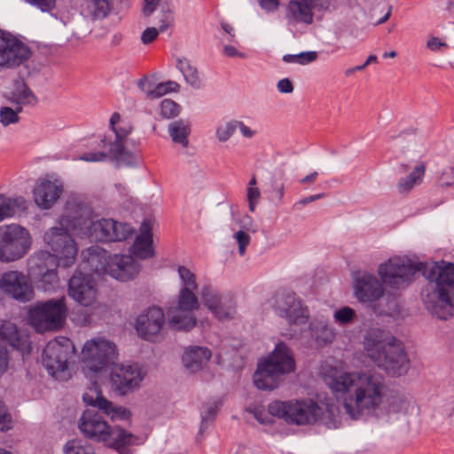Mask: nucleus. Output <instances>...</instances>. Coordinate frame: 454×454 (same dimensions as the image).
<instances>
[{"label":"nucleus","instance_id":"obj_41","mask_svg":"<svg viewBox=\"0 0 454 454\" xmlns=\"http://www.w3.org/2000/svg\"><path fill=\"white\" fill-rule=\"evenodd\" d=\"M216 309L220 312H223L220 315L217 313H213L214 316L219 320L231 319L233 318L236 313V303L231 295H223V299L221 302L216 304Z\"/></svg>","mask_w":454,"mask_h":454},{"label":"nucleus","instance_id":"obj_31","mask_svg":"<svg viewBox=\"0 0 454 454\" xmlns=\"http://www.w3.org/2000/svg\"><path fill=\"white\" fill-rule=\"evenodd\" d=\"M60 261L51 255L49 251H39L28 260V269L31 275H42L47 270L57 269Z\"/></svg>","mask_w":454,"mask_h":454},{"label":"nucleus","instance_id":"obj_56","mask_svg":"<svg viewBox=\"0 0 454 454\" xmlns=\"http://www.w3.org/2000/svg\"><path fill=\"white\" fill-rule=\"evenodd\" d=\"M107 158V154L106 153L98 152V153H86L82 154L79 159L84 161H104Z\"/></svg>","mask_w":454,"mask_h":454},{"label":"nucleus","instance_id":"obj_40","mask_svg":"<svg viewBox=\"0 0 454 454\" xmlns=\"http://www.w3.org/2000/svg\"><path fill=\"white\" fill-rule=\"evenodd\" d=\"M10 100L12 103H15L17 106L35 105L37 102L35 96L24 83L19 85L18 89L12 93Z\"/></svg>","mask_w":454,"mask_h":454},{"label":"nucleus","instance_id":"obj_15","mask_svg":"<svg viewBox=\"0 0 454 454\" xmlns=\"http://www.w3.org/2000/svg\"><path fill=\"white\" fill-rule=\"evenodd\" d=\"M276 312L287 320L289 325H305L309 320V311L294 293H278L275 297Z\"/></svg>","mask_w":454,"mask_h":454},{"label":"nucleus","instance_id":"obj_55","mask_svg":"<svg viewBox=\"0 0 454 454\" xmlns=\"http://www.w3.org/2000/svg\"><path fill=\"white\" fill-rule=\"evenodd\" d=\"M159 27H147L141 35V41L144 44H149L153 42L159 35Z\"/></svg>","mask_w":454,"mask_h":454},{"label":"nucleus","instance_id":"obj_58","mask_svg":"<svg viewBox=\"0 0 454 454\" xmlns=\"http://www.w3.org/2000/svg\"><path fill=\"white\" fill-rule=\"evenodd\" d=\"M9 365V354L4 346L0 344V377L7 371Z\"/></svg>","mask_w":454,"mask_h":454},{"label":"nucleus","instance_id":"obj_35","mask_svg":"<svg viewBox=\"0 0 454 454\" xmlns=\"http://www.w3.org/2000/svg\"><path fill=\"white\" fill-rule=\"evenodd\" d=\"M129 131L115 130V140L110 144V153L119 161L129 162L131 154L124 148V139Z\"/></svg>","mask_w":454,"mask_h":454},{"label":"nucleus","instance_id":"obj_44","mask_svg":"<svg viewBox=\"0 0 454 454\" xmlns=\"http://www.w3.org/2000/svg\"><path fill=\"white\" fill-rule=\"evenodd\" d=\"M177 272L183 283L182 288H187L190 291L197 290L198 285L193 272L184 266H178Z\"/></svg>","mask_w":454,"mask_h":454},{"label":"nucleus","instance_id":"obj_24","mask_svg":"<svg viewBox=\"0 0 454 454\" xmlns=\"http://www.w3.org/2000/svg\"><path fill=\"white\" fill-rule=\"evenodd\" d=\"M95 392V397L89 393L83 395V401L87 404L98 408L106 415L110 416L112 419H129L130 418L131 412L128 409L121 406H114L112 402L108 401L101 394L97 391Z\"/></svg>","mask_w":454,"mask_h":454},{"label":"nucleus","instance_id":"obj_62","mask_svg":"<svg viewBox=\"0 0 454 454\" xmlns=\"http://www.w3.org/2000/svg\"><path fill=\"white\" fill-rule=\"evenodd\" d=\"M236 128L239 129L240 133L247 138L253 137L256 131L247 126L244 122L236 121Z\"/></svg>","mask_w":454,"mask_h":454},{"label":"nucleus","instance_id":"obj_37","mask_svg":"<svg viewBox=\"0 0 454 454\" xmlns=\"http://www.w3.org/2000/svg\"><path fill=\"white\" fill-rule=\"evenodd\" d=\"M201 299L205 304V306L212 312L223 315V312H220L216 309V304L221 302L223 299L224 294H220L215 287L211 285H205L202 286L200 291Z\"/></svg>","mask_w":454,"mask_h":454},{"label":"nucleus","instance_id":"obj_12","mask_svg":"<svg viewBox=\"0 0 454 454\" xmlns=\"http://www.w3.org/2000/svg\"><path fill=\"white\" fill-rule=\"evenodd\" d=\"M199 307V300L193 291L181 288L176 302L167 311L169 326L174 330L189 331L196 325L194 311Z\"/></svg>","mask_w":454,"mask_h":454},{"label":"nucleus","instance_id":"obj_49","mask_svg":"<svg viewBox=\"0 0 454 454\" xmlns=\"http://www.w3.org/2000/svg\"><path fill=\"white\" fill-rule=\"evenodd\" d=\"M236 129V121L221 124L216 129V137L220 142H226L234 134Z\"/></svg>","mask_w":454,"mask_h":454},{"label":"nucleus","instance_id":"obj_16","mask_svg":"<svg viewBox=\"0 0 454 454\" xmlns=\"http://www.w3.org/2000/svg\"><path fill=\"white\" fill-rule=\"evenodd\" d=\"M0 286L3 294L21 302L29 301L34 296L27 276L19 270L4 272L0 278Z\"/></svg>","mask_w":454,"mask_h":454},{"label":"nucleus","instance_id":"obj_20","mask_svg":"<svg viewBox=\"0 0 454 454\" xmlns=\"http://www.w3.org/2000/svg\"><path fill=\"white\" fill-rule=\"evenodd\" d=\"M30 50L22 43L0 35V67L20 66L27 60Z\"/></svg>","mask_w":454,"mask_h":454},{"label":"nucleus","instance_id":"obj_39","mask_svg":"<svg viewBox=\"0 0 454 454\" xmlns=\"http://www.w3.org/2000/svg\"><path fill=\"white\" fill-rule=\"evenodd\" d=\"M176 67L182 72L185 81L189 84L196 89L200 87V80L197 68L193 67L188 59H178Z\"/></svg>","mask_w":454,"mask_h":454},{"label":"nucleus","instance_id":"obj_3","mask_svg":"<svg viewBox=\"0 0 454 454\" xmlns=\"http://www.w3.org/2000/svg\"><path fill=\"white\" fill-rule=\"evenodd\" d=\"M61 223L71 227L76 235L100 242L122 241L134 231L129 224L111 218L93 220L91 208L75 200L67 201Z\"/></svg>","mask_w":454,"mask_h":454},{"label":"nucleus","instance_id":"obj_10","mask_svg":"<svg viewBox=\"0 0 454 454\" xmlns=\"http://www.w3.org/2000/svg\"><path fill=\"white\" fill-rule=\"evenodd\" d=\"M67 308L65 298L50 300L35 306L28 312L31 325L38 333L60 329L66 320Z\"/></svg>","mask_w":454,"mask_h":454},{"label":"nucleus","instance_id":"obj_34","mask_svg":"<svg viewBox=\"0 0 454 454\" xmlns=\"http://www.w3.org/2000/svg\"><path fill=\"white\" fill-rule=\"evenodd\" d=\"M168 129L174 143L180 145L183 148L188 147L189 136L191 133V127L188 121H174L168 124Z\"/></svg>","mask_w":454,"mask_h":454},{"label":"nucleus","instance_id":"obj_5","mask_svg":"<svg viewBox=\"0 0 454 454\" xmlns=\"http://www.w3.org/2000/svg\"><path fill=\"white\" fill-rule=\"evenodd\" d=\"M79 428L85 437L103 442L120 454H128V447L134 444L137 437L119 427H110L98 411L87 409L79 419Z\"/></svg>","mask_w":454,"mask_h":454},{"label":"nucleus","instance_id":"obj_43","mask_svg":"<svg viewBox=\"0 0 454 454\" xmlns=\"http://www.w3.org/2000/svg\"><path fill=\"white\" fill-rule=\"evenodd\" d=\"M65 454H95L93 448L82 440H71L65 445Z\"/></svg>","mask_w":454,"mask_h":454},{"label":"nucleus","instance_id":"obj_25","mask_svg":"<svg viewBox=\"0 0 454 454\" xmlns=\"http://www.w3.org/2000/svg\"><path fill=\"white\" fill-rule=\"evenodd\" d=\"M160 0H145L144 7L142 10L145 17H150L157 6L160 5V10L156 15L157 21L155 22L159 30L165 31L174 22V13L172 6L168 3L159 4Z\"/></svg>","mask_w":454,"mask_h":454},{"label":"nucleus","instance_id":"obj_51","mask_svg":"<svg viewBox=\"0 0 454 454\" xmlns=\"http://www.w3.org/2000/svg\"><path fill=\"white\" fill-rule=\"evenodd\" d=\"M261 197V192L257 187H247V198L248 201L249 210L254 212Z\"/></svg>","mask_w":454,"mask_h":454},{"label":"nucleus","instance_id":"obj_28","mask_svg":"<svg viewBox=\"0 0 454 454\" xmlns=\"http://www.w3.org/2000/svg\"><path fill=\"white\" fill-rule=\"evenodd\" d=\"M210 356L211 351L207 348L194 346L186 348L182 361L187 370L195 372L203 368Z\"/></svg>","mask_w":454,"mask_h":454},{"label":"nucleus","instance_id":"obj_9","mask_svg":"<svg viewBox=\"0 0 454 454\" xmlns=\"http://www.w3.org/2000/svg\"><path fill=\"white\" fill-rule=\"evenodd\" d=\"M73 351V344L67 338L52 340L43 348V364L55 380L66 381L71 377L67 361Z\"/></svg>","mask_w":454,"mask_h":454},{"label":"nucleus","instance_id":"obj_48","mask_svg":"<svg viewBox=\"0 0 454 454\" xmlns=\"http://www.w3.org/2000/svg\"><path fill=\"white\" fill-rule=\"evenodd\" d=\"M356 312L350 307L345 306L336 310L333 314L335 322L340 325H348L354 321Z\"/></svg>","mask_w":454,"mask_h":454},{"label":"nucleus","instance_id":"obj_11","mask_svg":"<svg viewBox=\"0 0 454 454\" xmlns=\"http://www.w3.org/2000/svg\"><path fill=\"white\" fill-rule=\"evenodd\" d=\"M59 226H54L48 229L43 235V242L51 251V255L60 261L61 266L68 267L74 264L78 248L74 239L68 231L74 232L71 227L61 223V218L59 221Z\"/></svg>","mask_w":454,"mask_h":454},{"label":"nucleus","instance_id":"obj_38","mask_svg":"<svg viewBox=\"0 0 454 454\" xmlns=\"http://www.w3.org/2000/svg\"><path fill=\"white\" fill-rule=\"evenodd\" d=\"M311 334L319 344L330 343L334 339V331L324 321H316L310 324Z\"/></svg>","mask_w":454,"mask_h":454},{"label":"nucleus","instance_id":"obj_22","mask_svg":"<svg viewBox=\"0 0 454 454\" xmlns=\"http://www.w3.org/2000/svg\"><path fill=\"white\" fill-rule=\"evenodd\" d=\"M62 192L63 186L58 180L43 179L34 189V200L39 207L48 209L59 199Z\"/></svg>","mask_w":454,"mask_h":454},{"label":"nucleus","instance_id":"obj_17","mask_svg":"<svg viewBox=\"0 0 454 454\" xmlns=\"http://www.w3.org/2000/svg\"><path fill=\"white\" fill-rule=\"evenodd\" d=\"M164 323L163 310L158 307H152L137 317L136 330L142 339L154 341L160 336Z\"/></svg>","mask_w":454,"mask_h":454},{"label":"nucleus","instance_id":"obj_33","mask_svg":"<svg viewBox=\"0 0 454 454\" xmlns=\"http://www.w3.org/2000/svg\"><path fill=\"white\" fill-rule=\"evenodd\" d=\"M26 208V200L22 197L12 198L0 194V222L13 217Z\"/></svg>","mask_w":454,"mask_h":454},{"label":"nucleus","instance_id":"obj_57","mask_svg":"<svg viewBox=\"0 0 454 454\" xmlns=\"http://www.w3.org/2000/svg\"><path fill=\"white\" fill-rule=\"evenodd\" d=\"M43 12L51 11L55 7L56 0H27Z\"/></svg>","mask_w":454,"mask_h":454},{"label":"nucleus","instance_id":"obj_63","mask_svg":"<svg viewBox=\"0 0 454 454\" xmlns=\"http://www.w3.org/2000/svg\"><path fill=\"white\" fill-rule=\"evenodd\" d=\"M427 48L432 51H439L442 47H447V44L441 42L438 37H432L427 43Z\"/></svg>","mask_w":454,"mask_h":454},{"label":"nucleus","instance_id":"obj_23","mask_svg":"<svg viewBox=\"0 0 454 454\" xmlns=\"http://www.w3.org/2000/svg\"><path fill=\"white\" fill-rule=\"evenodd\" d=\"M313 7V0H290L286 15L288 24H312Z\"/></svg>","mask_w":454,"mask_h":454},{"label":"nucleus","instance_id":"obj_19","mask_svg":"<svg viewBox=\"0 0 454 454\" xmlns=\"http://www.w3.org/2000/svg\"><path fill=\"white\" fill-rule=\"evenodd\" d=\"M68 294L82 306H90L97 298V288L90 276L76 271L69 280Z\"/></svg>","mask_w":454,"mask_h":454},{"label":"nucleus","instance_id":"obj_21","mask_svg":"<svg viewBox=\"0 0 454 454\" xmlns=\"http://www.w3.org/2000/svg\"><path fill=\"white\" fill-rule=\"evenodd\" d=\"M139 270V263L131 255L114 254L109 261L108 274L122 282L133 279Z\"/></svg>","mask_w":454,"mask_h":454},{"label":"nucleus","instance_id":"obj_50","mask_svg":"<svg viewBox=\"0 0 454 454\" xmlns=\"http://www.w3.org/2000/svg\"><path fill=\"white\" fill-rule=\"evenodd\" d=\"M219 403H208L203 406V410L201 411V424L204 425L207 421H211L214 419L218 409H219Z\"/></svg>","mask_w":454,"mask_h":454},{"label":"nucleus","instance_id":"obj_47","mask_svg":"<svg viewBox=\"0 0 454 454\" xmlns=\"http://www.w3.org/2000/svg\"><path fill=\"white\" fill-rule=\"evenodd\" d=\"M180 109V106L171 99H164L160 103V114L166 119L176 117Z\"/></svg>","mask_w":454,"mask_h":454},{"label":"nucleus","instance_id":"obj_6","mask_svg":"<svg viewBox=\"0 0 454 454\" xmlns=\"http://www.w3.org/2000/svg\"><path fill=\"white\" fill-rule=\"evenodd\" d=\"M294 370L295 360L292 350L285 343L279 342L269 356L258 364L254 383L258 389L272 390L280 385L286 374Z\"/></svg>","mask_w":454,"mask_h":454},{"label":"nucleus","instance_id":"obj_36","mask_svg":"<svg viewBox=\"0 0 454 454\" xmlns=\"http://www.w3.org/2000/svg\"><path fill=\"white\" fill-rule=\"evenodd\" d=\"M201 299L205 304V306L212 312L223 315V312H220L216 309V304L221 302L223 299L224 294H220L215 287L211 285H205L202 286L200 291Z\"/></svg>","mask_w":454,"mask_h":454},{"label":"nucleus","instance_id":"obj_8","mask_svg":"<svg viewBox=\"0 0 454 454\" xmlns=\"http://www.w3.org/2000/svg\"><path fill=\"white\" fill-rule=\"evenodd\" d=\"M32 237L25 227L12 223L0 226V262L11 263L25 257L32 247Z\"/></svg>","mask_w":454,"mask_h":454},{"label":"nucleus","instance_id":"obj_14","mask_svg":"<svg viewBox=\"0 0 454 454\" xmlns=\"http://www.w3.org/2000/svg\"><path fill=\"white\" fill-rule=\"evenodd\" d=\"M145 373L137 364H115L110 374L111 386L118 395H127L141 387Z\"/></svg>","mask_w":454,"mask_h":454},{"label":"nucleus","instance_id":"obj_64","mask_svg":"<svg viewBox=\"0 0 454 454\" xmlns=\"http://www.w3.org/2000/svg\"><path fill=\"white\" fill-rule=\"evenodd\" d=\"M223 53L224 55L228 57H240L244 58L245 55L243 53H240L238 51V50L234 46L226 45L223 48Z\"/></svg>","mask_w":454,"mask_h":454},{"label":"nucleus","instance_id":"obj_60","mask_svg":"<svg viewBox=\"0 0 454 454\" xmlns=\"http://www.w3.org/2000/svg\"><path fill=\"white\" fill-rule=\"evenodd\" d=\"M258 3L260 7L268 12L277 11L279 6V0H258Z\"/></svg>","mask_w":454,"mask_h":454},{"label":"nucleus","instance_id":"obj_27","mask_svg":"<svg viewBox=\"0 0 454 454\" xmlns=\"http://www.w3.org/2000/svg\"><path fill=\"white\" fill-rule=\"evenodd\" d=\"M152 244V224L149 220H145L140 227V234L134 241L133 254L141 259L152 257L153 255Z\"/></svg>","mask_w":454,"mask_h":454},{"label":"nucleus","instance_id":"obj_26","mask_svg":"<svg viewBox=\"0 0 454 454\" xmlns=\"http://www.w3.org/2000/svg\"><path fill=\"white\" fill-rule=\"evenodd\" d=\"M0 339L22 352L30 350L28 336L19 332L17 326L10 321L0 324Z\"/></svg>","mask_w":454,"mask_h":454},{"label":"nucleus","instance_id":"obj_46","mask_svg":"<svg viewBox=\"0 0 454 454\" xmlns=\"http://www.w3.org/2000/svg\"><path fill=\"white\" fill-rule=\"evenodd\" d=\"M44 290L54 288L59 283L57 269L47 270L42 275H35Z\"/></svg>","mask_w":454,"mask_h":454},{"label":"nucleus","instance_id":"obj_7","mask_svg":"<svg viewBox=\"0 0 454 454\" xmlns=\"http://www.w3.org/2000/svg\"><path fill=\"white\" fill-rule=\"evenodd\" d=\"M268 410L272 416L297 426L314 424L322 414L321 407L311 399L275 401L269 404Z\"/></svg>","mask_w":454,"mask_h":454},{"label":"nucleus","instance_id":"obj_52","mask_svg":"<svg viewBox=\"0 0 454 454\" xmlns=\"http://www.w3.org/2000/svg\"><path fill=\"white\" fill-rule=\"evenodd\" d=\"M234 238L239 245V254L244 255L246 248L250 243V236L243 231H239L234 234Z\"/></svg>","mask_w":454,"mask_h":454},{"label":"nucleus","instance_id":"obj_29","mask_svg":"<svg viewBox=\"0 0 454 454\" xmlns=\"http://www.w3.org/2000/svg\"><path fill=\"white\" fill-rule=\"evenodd\" d=\"M427 167L426 161L418 162L411 173L398 180L396 184L397 192L400 194L407 195L414 187L420 185L424 181Z\"/></svg>","mask_w":454,"mask_h":454},{"label":"nucleus","instance_id":"obj_30","mask_svg":"<svg viewBox=\"0 0 454 454\" xmlns=\"http://www.w3.org/2000/svg\"><path fill=\"white\" fill-rule=\"evenodd\" d=\"M137 86L147 98L152 99L159 98L168 92H176L180 88L179 84L174 81L155 84L150 82L146 76L142 77L138 81Z\"/></svg>","mask_w":454,"mask_h":454},{"label":"nucleus","instance_id":"obj_42","mask_svg":"<svg viewBox=\"0 0 454 454\" xmlns=\"http://www.w3.org/2000/svg\"><path fill=\"white\" fill-rule=\"evenodd\" d=\"M112 7L111 0H89L88 8L94 19L106 18Z\"/></svg>","mask_w":454,"mask_h":454},{"label":"nucleus","instance_id":"obj_13","mask_svg":"<svg viewBox=\"0 0 454 454\" xmlns=\"http://www.w3.org/2000/svg\"><path fill=\"white\" fill-rule=\"evenodd\" d=\"M116 355L114 343L105 339L88 340L82 350L85 367L94 372H100L112 364Z\"/></svg>","mask_w":454,"mask_h":454},{"label":"nucleus","instance_id":"obj_2","mask_svg":"<svg viewBox=\"0 0 454 454\" xmlns=\"http://www.w3.org/2000/svg\"><path fill=\"white\" fill-rule=\"evenodd\" d=\"M325 382L341 399L346 414L356 420L379 410L387 392L384 378L371 371L335 372L325 375Z\"/></svg>","mask_w":454,"mask_h":454},{"label":"nucleus","instance_id":"obj_18","mask_svg":"<svg viewBox=\"0 0 454 454\" xmlns=\"http://www.w3.org/2000/svg\"><path fill=\"white\" fill-rule=\"evenodd\" d=\"M354 294L360 302H373L384 294L380 279L366 271L356 272L354 276Z\"/></svg>","mask_w":454,"mask_h":454},{"label":"nucleus","instance_id":"obj_4","mask_svg":"<svg viewBox=\"0 0 454 454\" xmlns=\"http://www.w3.org/2000/svg\"><path fill=\"white\" fill-rule=\"evenodd\" d=\"M364 348L374 364L392 376H401L409 369V360L401 342L384 331L370 329L364 338Z\"/></svg>","mask_w":454,"mask_h":454},{"label":"nucleus","instance_id":"obj_45","mask_svg":"<svg viewBox=\"0 0 454 454\" xmlns=\"http://www.w3.org/2000/svg\"><path fill=\"white\" fill-rule=\"evenodd\" d=\"M22 111L21 106H16L12 109L8 106H3L0 108V122L4 126L17 123L20 121L18 114Z\"/></svg>","mask_w":454,"mask_h":454},{"label":"nucleus","instance_id":"obj_32","mask_svg":"<svg viewBox=\"0 0 454 454\" xmlns=\"http://www.w3.org/2000/svg\"><path fill=\"white\" fill-rule=\"evenodd\" d=\"M111 258L112 255L106 250L96 246L88 249L86 260L91 271L98 274H108V265Z\"/></svg>","mask_w":454,"mask_h":454},{"label":"nucleus","instance_id":"obj_1","mask_svg":"<svg viewBox=\"0 0 454 454\" xmlns=\"http://www.w3.org/2000/svg\"><path fill=\"white\" fill-rule=\"evenodd\" d=\"M422 271L428 280L422 291V300L427 309L440 319L452 316L454 297V263H412L404 257H392L379 266L378 273L382 282L394 288H400L411 281L413 276Z\"/></svg>","mask_w":454,"mask_h":454},{"label":"nucleus","instance_id":"obj_53","mask_svg":"<svg viewBox=\"0 0 454 454\" xmlns=\"http://www.w3.org/2000/svg\"><path fill=\"white\" fill-rule=\"evenodd\" d=\"M11 416L7 412L5 405L0 400V431H7L11 428Z\"/></svg>","mask_w":454,"mask_h":454},{"label":"nucleus","instance_id":"obj_59","mask_svg":"<svg viewBox=\"0 0 454 454\" xmlns=\"http://www.w3.org/2000/svg\"><path fill=\"white\" fill-rule=\"evenodd\" d=\"M317 58L316 51H304L297 54L298 63L301 65H307L315 61Z\"/></svg>","mask_w":454,"mask_h":454},{"label":"nucleus","instance_id":"obj_54","mask_svg":"<svg viewBox=\"0 0 454 454\" xmlns=\"http://www.w3.org/2000/svg\"><path fill=\"white\" fill-rule=\"evenodd\" d=\"M440 182L442 186H452L454 185V168L450 167L444 169L440 176Z\"/></svg>","mask_w":454,"mask_h":454},{"label":"nucleus","instance_id":"obj_61","mask_svg":"<svg viewBox=\"0 0 454 454\" xmlns=\"http://www.w3.org/2000/svg\"><path fill=\"white\" fill-rule=\"evenodd\" d=\"M278 90L281 93H292L294 91V85L288 78L281 79L277 84Z\"/></svg>","mask_w":454,"mask_h":454}]
</instances>
